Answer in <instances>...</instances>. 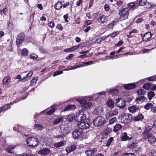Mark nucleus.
<instances>
[{"label": "nucleus", "mask_w": 156, "mask_h": 156, "mask_svg": "<svg viewBox=\"0 0 156 156\" xmlns=\"http://www.w3.org/2000/svg\"><path fill=\"white\" fill-rule=\"evenodd\" d=\"M120 118H121V122L125 124L130 122L132 119V116L130 114L124 113L122 114Z\"/></svg>", "instance_id": "1"}, {"label": "nucleus", "mask_w": 156, "mask_h": 156, "mask_svg": "<svg viewBox=\"0 0 156 156\" xmlns=\"http://www.w3.org/2000/svg\"><path fill=\"white\" fill-rule=\"evenodd\" d=\"M105 118L103 117L100 116L95 119L93 121V123L96 126L100 127L103 126L105 123Z\"/></svg>", "instance_id": "2"}, {"label": "nucleus", "mask_w": 156, "mask_h": 156, "mask_svg": "<svg viewBox=\"0 0 156 156\" xmlns=\"http://www.w3.org/2000/svg\"><path fill=\"white\" fill-rule=\"evenodd\" d=\"M129 9L126 8L122 9L119 12L120 17L119 18L118 21H122L126 19L129 15Z\"/></svg>", "instance_id": "3"}, {"label": "nucleus", "mask_w": 156, "mask_h": 156, "mask_svg": "<svg viewBox=\"0 0 156 156\" xmlns=\"http://www.w3.org/2000/svg\"><path fill=\"white\" fill-rule=\"evenodd\" d=\"M26 141L27 145L30 147H36L38 144L37 140L34 137H29Z\"/></svg>", "instance_id": "4"}, {"label": "nucleus", "mask_w": 156, "mask_h": 156, "mask_svg": "<svg viewBox=\"0 0 156 156\" xmlns=\"http://www.w3.org/2000/svg\"><path fill=\"white\" fill-rule=\"evenodd\" d=\"M60 129L59 132L61 135H58V137H63L68 133L70 129V127L66 125H61L60 126Z\"/></svg>", "instance_id": "5"}, {"label": "nucleus", "mask_w": 156, "mask_h": 156, "mask_svg": "<svg viewBox=\"0 0 156 156\" xmlns=\"http://www.w3.org/2000/svg\"><path fill=\"white\" fill-rule=\"evenodd\" d=\"M75 118L76 121L81 122L86 119V116L83 111L80 110L77 113L76 116H75Z\"/></svg>", "instance_id": "6"}, {"label": "nucleus", "mask_w": 156, "mask_h": 156, "mask_svg": "<svg viewBox=\"0 0 156 156\" xmlns=\"http://www.w3.org/2000/svg\"><path fill=\"white\" fill-rule=\"evenodd\" d=\"M115 105L120 109H122L126 106V101L121 98L117 99L115 101Z\"/></svg>", "instance_id": "7"}, {"label": "nucleus", "mask_w": 156, "mask_h": 156, "mask_svg": "<svg viewBox=\"0 0 156 156\" xmlns=\"http://www.w3.org/2000/svg\"><path fill=\"white\" fill-rule=\"evenodd\" d=\"M83 134V131L81 129H76L72 133L73 138L76 139L81 136Z\"/></svg>", "instance_id": "8"}, {"label": "nucleus", "mask_w": 156, "mask_h": 156, "mask_svg": "<svg viewBox=\"0 0 156 156\" xmlns=\"http://www.w3.org/2000/svg\"><path fill=\"white\" fill-rule=\"evenodd\" d=\"M77 127L80 129H85L88 128L90 126L89 123L86 121H83L78 123L77 124Z\"/></svg>", "instance_id": "9"}, {"label": "nucleus", "mask_w": 156, "mask_h": 156, "mask_svg": "<svg viewBox=\"0 0 156 156\" xmlns=\"http://www.w3.org/2000/svg\"><path fill=\"white\" fill-rule=\"evenodd\" d=\"M25 38V35L23 33H20L18 36L16 40V43L19 45L23 41Z\"/></svg>", "instance_id": "10"}, {"label": "nucleus", "mask_w": 156, "mask_h": 156, "mask_svg": "<svg viewBox=\"0 0 156 156\" xmlns=\"http://www.w3.org/2000/svg\"><path fill=\"white\" fill-rule=\"evenodd\" d=\"M152 126H149L146 128L142 133V137L144 139L147 138L149 134L148 133L152 129Z\"/></svg>", "instance_id": "11"}, {"label": "nucleus", "mask_w": 156, "mask_h": 156, "mask_svg": "<svg viewBox=\"0 0 156 156\" xmlns=\"http://www.w3.org/2000/svg\"><path fill=\"white\" fill-rule=\"evenodd\" d=\"M151 32H147L146 33L142 38V41L144 42L148 41V40L151 37Z\"/></svg>", "instance_id": "12"}, {"label": "nucleus", "mask_w": 156, "mask_h": 156, "mask_svg": "<svg viewBox=\"0 0 156 156\" xmlns=\"http://www.w3.org/2000/svg\"><path fill=\"white\" fill-rule=\"evenodd\" d=\"M50 151L49 148H46L40 150L38 152V154L41 155H47L50 153Z\"/></svg>", "instance_id": "13"}, {"label": "nucleus", "mask_w": 156, "mask_h": 156, "mask_svg": "<svg viewBox=\"0 0 156 156\" xmlns=\"http://www.w3.org/2000/svg\"><path fill=\"white\" fill-rule=\"evenodd\" d=\"M147 138H148V142L151 144H154L156 141V139L155 136L153 134L149 135Z\"/></svg>", "instance_id": "14"}, {"label": "nucleus", "mask_w": 156, "mask_h": 156, "mask_svg": "<svg viewBox=\"0 0 156 156\" xmlns=\"http://www.w3.org/2000/svg\"><path fill=\"white\" fill-rule=\"evenodd\" d=\"M76 148L75 145H69L66 148V150L67 153H69L75 150Z\"/></svg>", "instance_id": "15"}, {"label": "nucleus", "mask_w": 156, "mask_h": 156, "mask_svg": "<svg viewBox=\"0 0 156 156\" xmlns=\"http://www.w3.org/2000/svg\"><path fill=\"white\" fill-rule=\"evenodd\" d=\"M147 100L146 98L143 96L137 98L135 100V102L137 104H140L144 101H146Z\"/></svg>", "instance_id": "16"}, {"label": "nucleus", "mask_w": 156, "mask_h": 156, "mask_svg": "<svg viewBox=\"0 0 156 156\" xmlns=\"http://www.w3.org/2000/svg\"><path fill=\"white\" fill-rule=\"evenodd\" d=\"M97 151V148H94L91 150H89L85 152V153L87 156H91L95 153Z\"/></svg>", "instance_id": "17"}, {"label": "nucleus", "mask_w": 156, "mask_h": 156, "mask_svg": "<svg viewBox=\"0 0 156 156\" xmlns=\"http://www.w3.org/2000/svg\"><path fill=\"white\" fill-rule=\"evenodd\" d=\"M107 17L104 15H103L98 18L97 20L99 22L103 24L107 20Z\"/></svg>", "instance_id": "18"}, {"label": "nucleus", "mask_w": 156, "mask_h": 156, "mask_svg": "<svg viewBox=\"0 0 156 156\" xmlns=\"http://www.w3.org/2000/svg\"><path fill=\"white\" fill-rule=\"evenodd\" d=\"M11 78L9 76H7L5 77L2 81V83L3 85H7L10 81Z\"/></svg>", "instance_id": "19"}, {"label": "nucleus", "mask_w": 156, "mask_h": 156, "mask_svg": "<svg viewBox=\"0 0 156 156\" xmlns=\"http://www.w3.org/2000/svg\"><path fill=\"white\" fill-rule=\"evenodd\" d=\"M138 109V107L136 105L131 106L128 108L129 112L132 113H134L136 112Z\"/></svg>", "instance_id": "20"}, {"label": "nucleus", "mask_w": 156, "mask_h": 156, "mask_svg": "<svg viewBox=\"0 0 156 156\" xmlns=\"http://www.w3.org/2000/svg\"><path fill=\"white\" fill-rule=\"evenodd\" d=\"M123 86L125 88L127 89H131L134 88L135 87V84L131 83H129L126 84H124Z\"/></svg>", "instance_id": "21"}, {"label": "nucleus", "mask_w": 156, "mask_h": 156, "mask_svg": "<svg viewBox=\"0 0 156 156\" xmlns=\"http://www.w3.org/2000/svg\"><path fill=\"white\" fill-rule=\"evenodd\" d=\"M121 138L122 140V141L129 140L130 139L127 136V133L125 132L122 134Z\"/></svg>", "instance_id": "22"}, {"label": "nucleus", "mask_w": 156, "mask_h": 156, "mask_svg": "<svg viewBox=\"0 0 156 156\" xmlns=\"http://www.w3.org/2000/svg\"><path fill=\"white\" fill-rule=\"evenodd\" d=\"M106 104L108 107L111 108L114 107V102L111 99L108 100Z\"/></svg>", "instance_id": "23"}, {"label": "nucleus", "mask_w": 156, "mask_h": 156, "mask_svg": "<svg viewBox=\"0 0 156 156\" xmlns=\"http://www.w3.org/2000/svg\"><path fill=\"white\" fill-rule=\"evenodd\" d=\"M65 144V143L64 141H62L54 144V146L55 147L58 148L64 146Z\"/></svg>", "instance_id": "24"}, {"label": "nucleus", "mask_w": 156, "mask_h": 156, "mask_svg": "<svg viewBox=\"0 0 156 156\" xmlns=\"http://www.w3.org/2000/svg\"><path fill=\"white\" fill-rule=\"evenodd\" d=\"M16 147L15 145H11L8 146L6 148V151L8 153H12V150Z\"/></svg>", "instance_id": "25"}, {"label": "nucleus", "mask_w": 156, "mask_h": 156, "mask_svg": "<svg viewBox=\"0 0 156 156\" xmlns=\"http://www.w3.org/2000/svg\"><path fill=\"white\" fill-rule=\"evenodd\" d=\"M122 125L119 124H117L114 126L113 131L115 132H116L119 131L122 128Z\"/></svg>", "instance_id": "26"}, {"label": "nucleus", "mask_w": 156, "mask_h": 156, "mask_svg": "<svg viewBox=\"0 0 156 156\" xmlns=\"http://www.w3.org/2000/svg\"><path fill=\"white\" fill-rule=\"evenodd\" d=\"M10 104H7L5 105L3 107L0 108V113L2 111H6L7 109L10 108Z\"/></svg>", "instance_id": "27"}, {"label": "nucleus", "mask_w": 156, "mask_h": 156, "mask_svg": "<svg viewBox=\"0 0 156 156\" xmlns=\"http://www.w3.org/2000/svg\"><path fill=\"white\" fill-rule=\"evenodd\" d=\"M102 112V108L100 106L97 107L94 111V113L96 114H99Z\"/></svg>", "instance_id": "28"}, {"label": "nucleus", "mask_w": 156, "mask_h": 156, "mask_svg": "<svg viewBox=\"0 0 156 156\" xmlns=\"http://www.w3.org/2000/svg\"><path fill=\"white\" fill-rule=\"evenodd\" d=\"M62 4L61 2L58 1L56 3L55 7L56 10H59L62 8Z\"/></svg>", "instance_id": "29"}, {"label": "nucleus", "mask_w": 156, "mask_h": 156, "mask_svg": "<svg viewBox=\"0 0 156 156\" xmlns=\"http://www.w3.org/2000/svg\"><path fill=\"white\" fill-rule=\"evenodd\" d=\"M75 106L74 105H70L68 106L65 109V111H69L74 109Z\"/></svg>", "instance_id": "30"}, {"label": "nucleus", "mask_w": 156, "mask_h": 156, "mask_svg": "<svg viewBox=\"0 0 156 156\" xmlns=\"http://www.w3.org/2000/svg\"><path fill=\"white\" fill-rule=\"evenodd\" d=\"M153 106V105L151 103H148L144 106V108L146 110H148Z\"/></svg>", "instance_id": "31"}, {"label": "nucleus", "mask_w": 156, "mask_h": 156, "mask_svg": "<svg viewBox=\"0 0 156 156\" xmlns=\"http://www.w3.org/2000/svg\"><path fill=\"white\" fill-rule=\"evenodd\" d=\"M91 102H87L86 101V102H85L83 105H82V107L83 108H88L91 106Z\"/></svg>", "instance_id": "32"}, {"label": "nucleus", "mask_w": 156, "mask_h": 156, "mask_svg": "<svg viewBox=\"0 0 156 156\" xmlns=\"http://www.w3.org/2000/svg\"><path fill=\"white\" fill-rule=\"evenodd\" d=\"M154 96V92H153L151 91L148 93V99L150 100H151Z\"/></svg>", "instance_id": "33"}, {"label": "nucleus", "mask_w": 156, "mask_h": 156, "mask_svg": "<svg viewBox=\"0 0 156 156\" xmlns=\"http://www.w3.org/2000/svg\"><path fill=\"white\" fill-rule=\"evenodd\" d=\"M137 93L139 95H143L146 93L144 90L142 89H140L136 91Z\"/></svg>", "instance_id": "34"}, {"label": "nucleus", "mask_w": 156, "mask_h": 156, "mask_svg": "<svg viewBox=\"0 0 156 156\" xmlns=\"http://www.w3.org/2000/svg\"><path fill=\"white\" fill-rule=\"evenodd\" d=\"M144 118V116L142 114H139L134 119V120L135 121H138Z\"/></svg>", "instance_id": "35"}, {"label": "nucleus", "mask_w": 156, "mask_h": 156, "mask_svg": "<svg viewBox=\"0 0 156 156\" xmlns=\"http://www.w3.org/2000/svg\"><path fill=\"white\" fill-rule=\"evenodd\" d=\"M75 118L74 117V116L72 115H70L67 116V120L69 122H71L73 121V119L75 120Z\"/></svg>", "instance_id": "36"}, {"label": "nucleus", "mask_w": 156, "mask_h": 156, "mask_svg": "<svg viewBox=\"0 0 156 156\" xmlns=\"http://www.w3.org/2000/svg\"><path fill=\"white\" fill-rule=\"evenodd\" d=\"M21 54L23 56H27L28 54V51L26 48H24L22 50Z\"/></svg>", "instance_id": "37"}, {"label": "nucleus", "mask_w": 156, "mask_h": 156, "mask_svg": "<svg viewBox=\"0 0 156 156\" xmlns=\"http://www.w3.org/2000/svg\"><path fill=\"white\" fill-rule=\"evenodd\" d=\"M128 6L130 9H133L136 8L137 5H135L134 2H131L129 4Z\"/></svg>", "instance_id": "38"}, {"label": "nucleus", "mask_w": 156, "mask_h": 156, "mask_svg": "<svg viewBox=\"0 0 156 156\" xmlns=\"http://www.w3.org/2000/svg\"><path fill=\"white\" fill-rule=\"evenodd\" d=\"M34 128L38 130H41L43 129V127L42 126L39 124H36L34 125Z\"/></svg>", "instance_id": "39"}, {"label": "nucleus", "mask_w": 156, "mask_h": 156, "mask_svg": "<svg viewBox=\"0 0 156 156\" xmlns=\"http://www.w3.org/2000/svg\"><path fill=\"white\" fill-rule=\"evenodd\" d=\"M151 84L150 83H148L144 84L143 87L146 90H148L151 88Z\"/></svg>", "instance_id": "40"}, {"label": "nucleus", "mask_w": 156, "mask_h": 156, "mask_svg": "<svg viewBox=\"0 0 156 156\" xmlns=\"http://www.w3.org/2000/svg\"><path fill=\"white\" fill-rule=\"evenodd\" d=\"M55 106H52L51 108L47 112V114L48 115H51L55 111Z\"/></svg>", "instance_id": "41"}, {"label": "nucleus", "mask_w": 156, "mask_h": 156, "mask_svg": "<svg viewBox=\"0 0 156 156\" xmlns=\"http://www.w3.org/2000/svg\"><path fill=\"white\" fill-rule=\"evenodd\" d=\"M62 120V119L60 117H58L54 121L53 124L55 125L61 122Z\"/></svg>", "instance_id": "42"}, {"label": "nucleus", "mask_w": 156, "mask_h": 156, "mask_svg": "<svg viewBox=\"0 0 156 156\" xmlns=\"http://www.w3.org/2000/svg\"><path fill=\"white\" fill-rule=\"evenodd\" d=\"M138 2L139 3V4L140 6H143L147 2V0H140Z\"/></svg>", "instance_id": "43"}, {"label": "nucleus", "mask_w": 156, "mask_h": 156, "mask_svg": "<svg viewBox=\"0 0 156 156\" xmlns=\"http://www.w3.org/2000/svg\"><path fill=\"white\" fill-rule=\"evenodd\" d=\"M116 23V22H115V20H113L112 23H111L108 24L107 27L109 29H112L114 25V24H115Z\"/></svg>", "instance_id": "44"}, {"label": "nucleus", "mask_w": 156, "mask_h": 156, "mask_svg": "<svg viewBox=\"0 0 156 156\" xmlns=\"http://www.w3.org/2000/svg\"><path fill=\"white\" fill-rule=\"evenodd\" d=\"M37 57V55L35 53H33L30 55V58L34 60H36Z\"/></svg>", "instance_id": "45"}, {"label": "nucleus", "mask_w": 156, "mask_h": 156, "mask_svg": "<svg viewBox=\"0 0 156 156\" xmlns=\"http://www.w3.org/2000/svg\"><path fill=\"white\" fill-rule=\"evenodd\" d=\"M38 79L37 77H34L31 81L30 85L31 86H33L34 84L35 83Z\"/></svg>", "instance_id": "46"}, {"label": "nucleus", "mask_w": 156, "mask_h": 156, "mask_svg": "<svg viewBox=\"0 0 156 156\" xmlns=\"http://www.w3.org/2000/svg\"><path fill=\"white\" fill-rule=\"evenodd\" d=\"M21 126L20 125H18L16 126H15L13 127V129L16 131H17L18 132H20L21 131Z\"/></svg>", "instance_id": "47"}, {"label": "nucleus", "mask_w": 156, "mask_h": 156, "mask_svg": "<svg viewBox=\"0 0 156 156\" xmlns=\"http://www.w3.org/2000/svg\"><path fill=\"white\" fill-rule=\"evenodd\" d=\"M128 146L129 148H133V149L135 148L136 144L133 142L130 143L128 144Z\"/></svg>", "instance_id": "48"}, {"label": "nucleus", "mask_w": 156, "mask_h": 156, "mask_svg": "<svg viewBox=\"0 0 156 156\" xmlns=\"http://www.w3.org/2000/svg\"><path fill=\"white\" fill-rule=\"evenodd\" d=\"M137 32V30L136 29H133L131 31L129 32V34L127 35V36L129 38H130L132 37V35L131 34L133 33H136Z\"/></svg>", "instance_id": "49"}, {"label": "nucleus", "mask_w": 156, "mask_h": 156, "mask_svg": "<svg viewBox=\"0 0 156 156\" xmlns=\"http://www.w3.org/2000/svg\"><path fill=\"white\" fill-rule=\"evenodd\" d=\"M117 119L116 117H114L112 118L109 121V123L110 124L114 123L116 120Z\"/></svg>", "instance_id": "50"}, {"label": "nucleus", "mask_w": 156, "mask_h": 156, "mask_svg": "<svg viewBox=\"0 0 156 156\" xmlns=\"http://www.w3.org/2000/svg\"><path fill=\"white\" fill-rule=\"evenodd\" d=\"M123 2L121 1H118L116 3V5L118 6V7L119 9H121L122 7V4H123Z\"/></svg>", "instance_id": "51"}, {"label": "nucleus", "mask_w": 156, "mask_h": 156, "mask_svg": "<svg viewBox=\"0 0 156 156\" xmlns=\"http://www.w3.org/2000/svg\"><path fill=\"white\" fill-rule=\"evenodd\" d=\"M108 91L109 93H112L114 94H116L118 92V90L116 89L113 90L110 89Z\"/></svg>", "instance_id": "52"}, {"label": "nucleus", "mask_w": 156, "mask_h": 156, "mask_svg": "<svg viewBox=\"0 0 156 156\" xmlns=\"http://www.w3.org/2000/svg\"><path fill=\"white\" fill-rule=\"evenodd\" d=\"M99 137H100L104 141L106 139L107 136L106 134H102L100 135Z\"/></svg>", "instance_id": "53"}, {"label": "nucleus", "mask_w": 156, "mask_h": 156, "mask_svg": "<svg viewBox=\"0 0 156 156\" xmlns=\"http://www.w3.org/2000/svg\"><path fill=\"white\" fill-rule=\"evenodd\" d=\"M30 79L29 77H27L26 75L24 77H23L20 81L22 82H25Z\"/></svg>", "instance_id": "54"}, {"label": "nucleus", "mask_w": 156, "mask_h": 156, "mask_svg": "<svg viewBox=\"0 0 156 156\" xmlns=\"http://www.w3.org/2000/svg\"><path fill=\"white\" fill-rule=\"evenodd\" d=\"M107 92V91H101L100 93H99L98 94H96L94 95V97L95 96V97H96L95 98L97 99L98 98V94H100V95L104 94H105Z\"/></svg>", "instance_id": "55"}, {"label": "nucleus", "mask_w": 156, "mask_h": 156, "mask_svg": "<svg viewBox=\"0 0 156 156\" xmlns=\"http://www.w3.org/2000/svg\"><path fill=\"white\" fill-rule=\"evenodd\" d=\"M63 73V71H57L55 72V73L53 74V76H55L58 75L62 74Z\"/></svg>", "instance_id": "56"}, {"label": "nucleus", "mask_w": 156, "mask_h": 156, "mask_svg": "<svg viewBox=\"0 0 156 156\" xmlns=\"http://www.w3.org/2000/svg\"><path fill=\"white\" fill-rule=\"evenodd\" d=\"M83 64L84 65V66H87L93 64V62L92 61H89L86 62H83Z\"/></svg>", "instance_id": "57"}, {"label": "nucleus", "mask_w": 156, "mask_h": 156, "mask_svg": "<svg viewBox=\"0 0 156 156\" xmlns=\"http://www.w3.org/2000/svg\"><path fill=\"white\" fill-rule=\"evenodd\" d=\"M113 140V138L111 137L108 140L107 143L106 144V146H108L111 144Z\"/></svg>", "instance_id": "58"}, {"label": "nucleus", "mask_w": 156, "mask_h": 156, "mask_svg": "<svg viewBox=\"0 0 156 156\" xmlns=\"http://www.w3.org/2000/svg\"><path fill=\"white\" fill-rule=\"evenodd\" d=\"M48 26L51 28H53L55 26V23L53 21H51L48 23Z\"/></svg>", "instance_id": "59"}, {"label": "nucleus", "mask_w": 156, "mask_h": 156, "mask_svg": "<svg viewBox=\"0 0 156 156\" xmlns=\"http://www.w3.org/2000/svg\"><path fill=\"white\" fill-rule=\"evenodd\" d=\"M13 28V23L12 22H10L8 25V29L12 30Z\"/></svg>", "instance_id": "60"}, {"label": "nucleus", "mask_w": 156, "mask_h": 156, "mask_svg": "<svg viewBox=\"0 0 156 156\" xmlns=\"http://www.w3.org/2000/svg\"><path fill=\"white\" fill-rule=\"evenodd\" d=\"M78 101L82 105H83L85 102H86V101L84 99H80Z\"/></svg>", "instance_id": "61"}, {"label": "nucleus", "mask_w": 156, "mask_h": 156, "mask_svg": "<svg viewBox=\"0 0 156 156\" xmlns=\"http://www.w3.org/2000/svg\"><path fill=\"white\" fill-rule=\"evenodd\" d=\"M121 156H136L135 154L131 153H126L121 155Z\"/></svg>", "instance_id": "62"}, {"label": "nucleus", "mask_w": 156, "mask_h": 156, "mask_svg": "<svg viewBox=\"0 0 156 156\" xmlns=\"http://www.w3.org/2000/svg\"><path fill=\"white\" fill-rule=\"evenodd\" d=\"M156 79V76H153L148 78V80L149 81H154Z\"/></svg>", "instance_id": "63"}, {"label": "nucleus", "mask_w": 156, "mask_h": 156, "mask_svg": "<svg viewBox=\"0 0 156 156\" xmlns=\"http://www.w3.org/2000/svg\"><path fill=\"white\" fill-rule=\"evenodd\" d=\"M149 156H156V152L154 151L151 152L149 153Z\"/></svg>", "instance_id": "64"}]
</instances>
